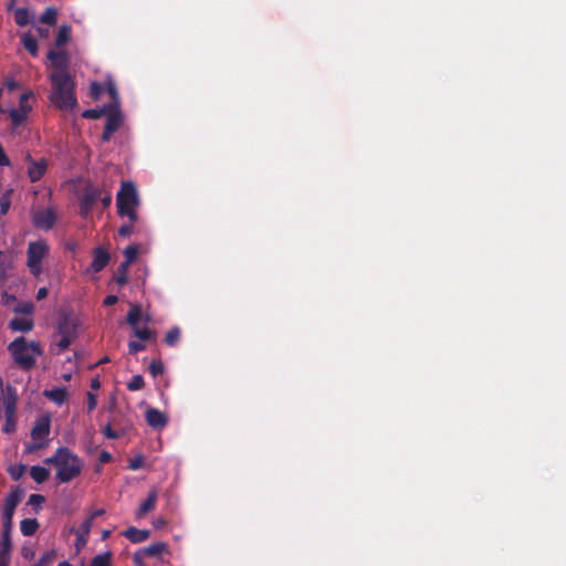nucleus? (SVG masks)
<instances>
[{"instance_id": "1", "label": "nucleus", "mask_w": 566, "mask_h": 566, "mask_svg": "<svg viewBox=\"0 0 566 566\" xmlns=\"http://www.w3.org/2000/svg\"><path fill=\"white\" fill-rule=\"evenodd\" d=\"M44 462L56 468L55 479L60 483H69L80 476L84 467L82 459L67 447H59Z\"/></svg>"}, {"instance_id": "2", "label": "nucleus", "mask_w": 566, "mask_h": 566, "mask_svg": "<svg viewBox=\"0 0 566 566\" xmlns=\"http://www.w3.org/2000/svg\"><path fill=\"white\" fill-rule=\"evenodd\" d=\"M52 83L51 102L63 111H72L77 105L74 95V82L71 75L63 70L55 71L50 74Z\"/></svg>"}, {"instance_id": "3", "label": "nucleus", "mask_w": 566, "mask_h": 566, "mask_svg": "<svg viewBox=\"0 0 566 566\" xmlns=\"http://www.w3.org/2000/svg\"><path fill=\"white\" fill-rule=\"evenodd\" d=\"M8 350L12 355L14 363L24 370H30L35 366L36 356L42 355V348L39 342L28 343L24 337H17L12 340Z\"/></svg>"}, {"instance_id": "4", "label": "nucleus", "mask_w": 566, "mask_h": 566, "mask_svg": "<svg viewBox=\"0 0 566 566\" xmlns=\"http://www.w3.org/2000/svg\"><path fill=\"white\" fill-rule=\"evenodd\" d=\"M138 205L139 198L135 184L123 181L116 198L117 213L120 217H127L132 223H135L138 219L136 210Z\"/></svg>"}, {"instance_id": "5", "label": "nucleus", "mask_w": 566, "mask_h": 566, "mask_svg": "<svg viewBox=\"0 0 566 566\" xmlns=\"http://www.w3.org/2000/svg\"><path fill=\"white\" fill-rule=\"evenodd\" d=\"M80 326L78 317L72 312H63L57 319L56 335L61 338L56 343L59 353L66 350L72 342L77 337Z\"/></svg>"}, {"instance_id": "6", "label": "nucleus", "mask_w": 566, "mask_h": 566, "mask_svg": "<svg viewBox=\"0 0 566 566\" xmlns=\"http://www.w3.org/2000/svg\"><path fill=\"white\" fill-rule=\"evenodd\" d=\"M50 247L44 239L30 241L27 249V266L30 273L39 277L43 273L42 261L49 255Z\"/></svg>"}, {"instance_id": "7", "label": "nucleus", "mask_w": 566, "mask_h": 566, "mask_svg": "<svg viewBox=\"0 0 566 566\" xmlns=\"http://www.w3.org/2000/svg\"><path fill=\"white\" fill-rule=\"evenodd\" d=\"M101 198V189L95 187H87L84 189L80 198V216L87 220L92 216L93 208L97 200Z\"/></svg>"}, {"instance_id": "8", "label": "nucleus", "mask_w": 566, "mask_h": 566, "mask_svg": "<svg viewBox=\"0 0 566 566\" xmlns=\"http://www.w3.org/2000/svg\"><path fill=\"white\" fill-rule=\"evenodd\" d=\"M56 220V211L53 208L40 209L32 213V223L40 230H51L55 226Z\"/></svg>"}, {"instance_id": "9", "label": "nucleus", "mask_w": 566, "mask_h": 566, "mask_svg": "<svg viewBox=\"0 0 566 566\" xmlns=\"http://www.w3.org/2000/svg\"><path fill=\"white\" fill-rule=\"evenodd\" d=\"M24 160L28 164V177L30 181L36 182L41 180L48 170V160L45 158L35 160L30 154L25 155Z\"/></svg>"}, {"instance_id": "10", "label": "nucleus", "mask_w": 566, "mask_h": 566, "mask_svg": "<svg viewBox=\"0 0 566 566\" xmlns=\"http://www.w3.org/2000/svg\"><path fill=\"white\" fill-rule=\"evenodd\" d=\"M105 116L107 118L102 134L103 143H107L112 138L113 134L117 132L122 125L119 108H113L112 111L109 109Z\"/></svg>"}, {"instance_id": "11", "label": "nucleus", "mask_w": 566, "mask_h": 566, "mask_svg": "<svg viewBox=\"0 0 566 566\" xmlns=\"http://www.w3.org/2000/svg\"><path fill=\"white\" fill-rule=\"evenodd\" d=\"M145 417L148 426L155 429H161L168 422L167 416L156 408H148Z\"/></svg>"}, {"instance_id": "12", "label": "nucleus", "mask_w": 566, "mask_h": 566, "mask_svg": "<svg viewBox=\"0 0 566 566\" xmlns=\"http://www.w3.org/2000/svg\"><path fill=\"white\" fill-rule=\"evenodd\" d=\"M51 420L49 416L39 418L31 430V438L33 440L43 439L50 433Z\"/></svg>"}, {"instance_id": "13", "label": "nucleus", "mask_w": 566, "mask_h": 566, "mask_svg": "<svg viewBox=\"0 0 566 566\" xmlns=\"http://www.w3.org/2000/svg\"><path fill=\"white\" fill-rule=\"evenodd\" d=\"M111 260L109 253L103 248H96L93 253V261L91 263V270L94 272L102 271Z\"/></svg>"}, {"instance_id": "14", "label": "nucleus", "mask_w": 566, "mask_h": 566, "mask_svg": "<svg viewBox=\"0 0 566 566\" xmlns=\"http://www.w3.org/2000/svg\"><path fill=\"white\" fill-rule=\"evenodd\" d=\"M12 542L11 536L1 534L0 538V566H9L11 562Z\"/></svg>"}, {"instance_id": "15", "label": "nucleus", "mask_w": 566, "mask_h": 566, "mask_svg": "<svg viewBox=\"0 0 566 566\" xmlns=\"http://www.w3.org/2000/svg\"><path fill=\"white\" fill-rule=\"evenodd\" d=\"M157 497H158L157 490L153 489L148 493V496L146 497V500L138 507V510L136 512V517L140 518V517L145 516L146 514H148L149 512L154 511L156 507Z\"/></svg>"}, {"instance_id": "16", "label": "nucleus", "mask_w": 566, "mask_h": 566, "mask_svg": "<svg viewBox=\"0 0 566 566\" xmlns=\"http://www.w3.org/2000/svg\"><path fill=\"white\" fill-rule=\"evenodd\" d=\"M123 535L129 539L132 543H143L150 536L149 530H139L135 526H130L127 530L124 531Z\"/></svg>"}, {"instance_id": "17", "label": "nucleus", "mask_w": 566, "mask_h": 566, "mask_svg": "<svg viewBox=\"0 0 566 566\" xmlns=\"http://www.w3.org/2000/svg\"><path fill=\"white\" fill-rule=\"evenodd\" d=\"M48 59L50 60L52 65L56 69V71H60V70L66 71L67 54L65 51L50 50L48 52Z\"/></svg>"}, {"instance_id": "18", "label": "nucleus", "mask_w": 566, "mask_h": 566, "mask_svg": "<svg viewBox=\"0 0 566 566\" xmlns=\"http://www.w3.org/2000/svg\"><path fill=\"white\" fill-rule=\"evenodd\" d=\"M44 397L57 406H62L69 397L66 388H52L43 392Z\"/></svg>"}, {"instance_id": "19", "label": "nucleus", "mask_w": 566, "mask_h": 566, "mask_svg": "<svg viewBox=\"0 0 566 566\" xmlns=\"http://www.w3.org/2000/svg\"><path fill=\"white\" fill-rule=\"evenodd\" d=\"M9 327L13 332L28 333L33 329L34 323L32 318L14 317L9 322Z\"/></svg>"}, {"instance_id": "20", "label": "nucleus", "mask_w": 566, "mask_h": 566, "mask_svg": "<svg viewBox=\"0 0 566 566\" xmlns=\"http://www.w3.org/2000/svg\"><path fill=\"white\" fill-rule=\"evenodd\" d=\"M142 553L149 557H159L164 553H168V545L164 542L151 543L142 548Z\"/></svg>"}, {"instance_id": "21", "label": "nucleus", "mask_w": 566, "mask_h": 566, "mask_svg": "<svg viewBox=\"0 0 566 566\" xmlns=\"http://www.w3.org/2000/svg\"><path fill=\"white\" fill-rule=\"evenodd\" d=\"M40 524L35 518H24L20 522V531L24 536H32L39 530Z\"/></svg>"}, {"instance_id": "22", "label": "nucleus", "mask_w": 566, "mask_h": 566, "mask_svg": "<svg viewBox=\"0 0 566 566\" xmlns=\"http://www.w3.org/2000/svg\"><path fill=\"white\" fill-rule=\"evenodd\" d=\"M21 42H22L23 48L32 56H38V54H39V45H38L36 39L32 34L24 33L22 39H21Z\"/></svg>"}, {"instance_id": "23", "label": "nucleus", "mask_w": 566, "mask_h": 566, "mask_svg": "<svg viewBox=\"0 0 566 566\" xmlns=\"http://www.w3.org/2000/svg\"><path fill=\"white\" fill-rule=\"evenodd\" d=\"M142 318V307L137 304L130 306V310L127 313L126 322L132 327L135 328L138 326L139 321Z\"/></svg>"}, {"instance_id": "24", "label": "nucleus", "mask_w": 566, "mask_h": 566, "mask_svg": "<svg viewBox=\"0 0 566 566\" xmlns=\"http://www.w3.org/2000/svg\"><path fill=\"white\" fill-rule=\"evenodd\" d=\"M30 475L36 483L45 482L50 476V471L41 465H33L30 469Z\"/></svg>"}, {"instance_id": "25", "label": "nucleus", "mask_w": 566, "mask_h": 566, "mask_svg": "<svg viewBox=\"0 0 566 566\" xmlns=\"http://www.w3.org/2000/svg\"><path fill=\"white\" fill-rule=\"evenodd\" d=\"M14 21L19 27H25L31 23V13L27 8H18L14 11Z\"/></svg>"}, {"instance_id": "26", "label": "nucleus", "mask_w": 566, "mask_h": 566, "mask_svg": "<svg viewBox=\"0 0 566 566\" xmlns=\"http://www.w3.org/2000/svg\"><path fill=\"white\" fill-rule=\"evenodd\" d=\"M39 21L43 24L55 25L57 22V10L53 7L46 8Z\"/></svg>"}, {"instance_id": "27", "label": "nucleus", "mask_w": 566, "mask_h": 566, "mask_svg": "<svg viewBox=\"0 0 566 566\" xmlns=\"http://www.w3.org/2000/svg\"><path fill=\"white\" fill-rule=\"evenodd\" d=\"M71 39V27L67 24H63L59 28L57 34L55 36L56 46L65 45Z\"/></svg>"}, {"instance_id": "28", "label": "nucleus", "mask_w": 566, "mask_h": 566, "mask_svg": "<svg viewBox=\"0 0 566 566\" xmlns=\"http://www.w3.org/2000/svg\"><path fill=\"white\" fill-rule=\"evenodd\" d=\"M9 116L14 127L21 126L28 117V109L11 108Z\"/></svg>"}, {"instance_id": "29", "label": "nucleus", "mask_w": 566, "mask_h": 566, "mask_svg": "<svg viewBox=\"0 0 566 566\" xmlns=\"http://www.w3.org/2000/svg\"><path fill=\"white\" fill-rule=\"evenodd\" d=\"M22 495H23V491L21 489L17 488L15 490L11 491L8 494V496L6 497V501H4V505L15 509L18 506V504L20 503Z\"/></svg>"}, {"instance_id": "30", "label": "nucleus", "mask_w": 566, "mask_h": 566, "mask_svg": "<svg viewBox=\"0 0 566 566\" xmlns=\"http://www.w3.org/2000/svg\"><path fill=\"white\" fill-rule=\"evenodd\" d=\"M108 111H109V107L105 105V106H103L101 108L85 109L83 112L82 116L84 118H88V119H98V118L105 116Z\"/></svg>"}, {"instance_id": "31", "label": "nucleus", "mask_w": 566, "mask_h": 566, "mask_svg": "<svg viewBox=\"0 0 566 566\" xmlns=\"http://www.w3.org/2000/svg\"><path fill=\"white\" fill-rule=\"evenodd\" d=\"M134 335L143 342L153 340L156 337V332L148 327L139 328L138 326L133 328Z\"/></svg>"}, {"instance_id": "32", "label": "nucleus", "mask_w": 566, "mask_h": 566, "mask_svg": "<svg viewBox=\"0 0 566 566\" xmlns=\"http://www.w3.org/2000/svg\"><path fill=\"white\" fill-rule=\"evenodd\" d=\"M128 268L129 264L122 262L117 268V273L115 276V281L119 285H125L128 282Z\"/></svg>"}, {"instance_id": "33", "label": "nucleus", "mask_w": 566, "mask_h": 566, "mask_svg": "<svg viewBox=\"0 0 566 566\" xmlns=\"http://www.w3.org/2000/svg\"><path fill=\"white\" fill-rule=\"evenodd\" d=\"M180 339V329L179 327H172L169 329L164 338V342L167 346H175Z\"/></svg>"}, {"instance_id": "34", "label": "nucleus", "mask_w": 566, "mask_h": 566, "mask_svg": "<svg viewBox=\"0 0 566 566\" xmlns=\"http://www.w3.org/2000/svg\"><path fill=\"white\" fill-rule=\"evenodd\" d=\"M107 93L109 94L112 102L107 105L111 111L113 108H119V97L117 93V88L114 83H108L107 85Z\"/></svg>"}, {"instance_id": "35", "label": "nucleus", "mask_w": 566, "mask_h": 566, "mask_svg": "<svg viewBox=\"0 0 566 566\" xmlns=\"http://www.w3.org/2000/svg\"><path fill=\"white\" fill-rule=\"evenodd\" d=\"M13 312L17 314L32 315L34 312V305L32 302H19Z\"/></svg>"}, {"instance_id": "36", "label": "nucleus", "mask_w": 566, "mask_h": 566, "mask_svg": "<svg viewBox=\"0 0 566 566\" xmlns=\"http://www.w3.org/2000/svg\"><path fill=\"white\" fill-rule=\"evenodd\" d=\"M91 566H111V553L94 556Z\"/></svg>"}, {"instance_id": "37", "label": "nucleus", "mask_w": 566, "mask_h": 566, "mask_svg": "<svg viewBox=\"0 0 566 566\" xmlns=\"http://www.w3.org/2000/svg\"><path fill=\"white\" fill-rule=\"evenodd\" d=\"M145 386V381L142 375H135L132 377L130 381L127 384V388L130 391H137L143 389Z\"/></svg>"}, {"instance_id": "38", "label": "nucleus", "mask_w": 566, "mask_h": 566, "mask_svg": "<svg viewBox=\"0 0 566 566\" xmlns=\"http://www.w3.org/2000/svg\"><path fill=\"white\" fill-rule=\"evenodd\" d=\"M124 255H125L124 263H127V264L130 265L137 259V255H138V248H137V245H128L124 250Z\"/></svg>"}, {"instance_id": "39", "label": "nucleus", "mask_w": 566, "mask_h": 566, "mask_svg": "<svg viewBox=\"0 0 566 566\" xmlns=\"http://www.w3.org/2000/svg\"><path fill=\"white\" fill-rule=\"evenodd\" d=\"M149 373L153 377H158L160 375H163L165 368H164V364L161 360L159 359H154L151 360V363L149 364Z\"/></svg>"}, {"instance_id": "40", "label": "nucleus", "mask_w": 566, "mask_h": 566, "mask_svg": "<svg viewBox=\"0 0 566 566\" xmlns=\"http://www.w3.org/2000/svg\"><path fill=\"white\" fill-rule=\"evenodd\" d=\"M25 472V465L19 464V465H12L9 468V474L12 480L18 481L22 478V475Z\"/></svg>"}, {"instance_id": "41", "label": "nucleus", "mask_w": 566, "mask_h": 566, "mask_svg": "<svg viewBox=\"0 0 566 566\" xmlns=\"http://www.w3.org/2000/svg\"><path fill=\"white\" fill-rule=\"evenodd\" d=\"M92 526H93V522L88 517H86L82 522V524L76 530H72V532L88 536V534L92 530Z\"/></svg>"}, {"instance_id": "42", "label": "nucleus", "mask_w": 566, "mask_h": 566, "mask_svg": "<svg viewBox=\"0 0 566 566\" xmlns=\"http://www.w3.org/2000/svg\"><path fill=\"white\" fill-rule=\"evenodd\" d=\"M12 190H8L6 193L2 195L0 199V212L1 214H6L10 209V193Z\"/></svg>"}, {"instance_id": "43", "label": "nucleus", "mask_w": 566, "mask_h": 566, "mask_svg": "<svg viewBox=\"0 0 566 566\" xmlns=\"http://www.w3.org/2000/svg\"><path fill=\"white\" fill-rule=\"evenodd\" d=\"M6 423L2 428V431L6 433H11L15 430V416L6 415Z\"/></svg>"}, {"instance_id": "44", "label": "nucleus", "mask_w": 566, "mask_h": 566, "mask_svg": "<svg viewBox=\"0 0 566 566\" xmlns=\"http://www.w3.org/2000/svg\"><path fill=\"white\" fill-rule=\"evenodd\" d=\"M104 91V86L97 82H93L91 85H90V94L91 96L94 98V99H97L99 98V96L102 95Z\"/></svg>"}, {"instance_id": "45", "label": "nucleus", "mask_w": 566, "mask_h": 566, "mask_svg": "<svg viewBox=\"0 0 566 566\" xmlns=\"http://www.w3.org/2000/svg\"><path fill=\"white\" fill-rule=\"evenodd\" d=\"M145 349H146V345L142 342L130 340L128 343V352L130 355H135L138 352L145 350Z\"/></svg>"}, {"instance_id": "46", "label": "nucleus", "mask_w": 566, "mask_h": 566, "mask_svg": "<svg viewBox=\"0 0 566 566\" xmlns=\"http://www.w3.org/2000/svg\"><path fill=\"white\" fill-rule=\"evenodd\" d=\"M55 552L54 551H48L45 552L40 559L38 560L42 566H46L55 558Z\"/></svg>"}, {"instance_id": "47", "label": "nucleus", "mask_w": 566, "mask_h": 566, "mask_svg": "<svg viewBox=\"0 0 566 566\" xmlns=\"http://www.w3.org/2000/svg\"><path fill=\"white\" fill-rule=\"evenodd\" d=\"M45 502V497L41 494H31L28 504L40 507Z\"/></svg>"}, {"instance_id": "48", "label": "nucleus", "mask_w": 566, "mask_h": 566, "mask_svg": "<svg viewBox=\"0 0 566 566\" xmlns=\"http://www.w3.org/2000/svg\"><path fill=\"white\" fill-rule=\"evenodd\" d=\"M144 465V457L137 455L129 461L128 469L136 471Z\"/></svg>"}, {"instance_id": "49", "label": "nucleus", "mask_w": 566, "mask_h": 566, "mask_svg": "<svg viewBox=\"0 0 566 566\" xmlns=\"http://www.w3.org/2000/svg\"><path fill=\"white\" fill-rule=\"evenodd\" d=\"M133 229H134V223H132V222L129 221V223H127V224H123V226L118 229V235H119V237H123V238L129 237V235L133 233Z\"/></svg>"}, {"instance_id": "50", "label": "nucleus", "mask_w": 566, "mask_h": 566, "mask_svg": "<svg viewBox=\"0 0 566 566\" xmlns=\"http://www.w3.org/2000/svg\"><path fill=\"white\" fill-rule=\"evenodd\" d=\"M75 535H76L75 547L77 551H81L82 548H84L86 546L88 536L82 535L78 533H75Z\"/></svg>"}, {"instance_id": "51", "label": "nucleus", "mask_w": 566, "mask_h": 566, "mask_svg": "<svg viewBox=\"0 0 566 566\" xmlns=\"http://www.w3.org/2000/svg\"><path fill=\"white\" fill-rule=\"evenodd\" d=\"M103 434L107 438V439H117L119 437V434L112 429L111 427V423H107L104 429H103Z\"/></svg>"}, {"instance_id": "52", "label": "nucleus", "mask_w": 566, "mask_h": 566, "mask_svg": "<svg viewBox=\"0 0 566 566\" xmlns=\"http://www.w3.org/2000/svg\"><path fill=\"white\" fill-rule=\"evenodd\" d=\"M97 406L96 396L92 392H87V410L88 412L93 411Z\"/></svg>"}, {"instance_id": "53", "label": "nucleus", "mask_w": 566, "mask_h": 566, "mask_svg": "<svg viewBox=\"0 0 566 566\" xmlns=\"http://www.w3.org/2000/svg\"><path fill=\"white\" fill-rule=\"evenodd\" d=\"M144 557H146V556L144 555V553H142V548L136 551L133 556L135 565L145 566V564L143 563Z\"/></svg>"}, {"instance_id": "54", "label": "nucleus", "mask_w": 566, "mask_h": 566, "mask_svg": "<svg viewBox=\"0 0 566 566\" xmlns=\"http://www.w3.org/2000/svg\"><path fill=\"white\" fill-rule=\"evenodd\" d=\"M0 166L2 167H7V166H10V159L9 157L7 156L2 145L0 144Z\"/></svg>"}, {"instance_id": "55", "label": "nucleus", "mask_w": 566, "mask_h": 566, "mask_svg": "<svg viewBox=\"0 0 566 566\" xmlns=\"http://www.w3.org/2000/svg\"><path fill=\"white\" fill-rule=\"evenodd\" d=\"M101 192L103 191L101 190ZM98 200H101L104 208H107L112 203V196L108 191H106L104 196L101 193V198Z\"/></svg>"}, {"instance_id": "56", "label": "nucleus", "mask_w": 566, "mask_h": 566, "mask_svg": "<svg viewBox=\"0 0 566 566\" xmlns=\"http://www.w3.org/2000/svg\"><path fill=\"white\" fill-rule=\"evenodd\" d=\"M98 461L102 464L108 463L112 461V454L108 451L103 450L98 455Z\"/></svg>"}, {"instance_id": "57", "label": "nucleus", "mask_w": 566, "mask_h": 566, "mask_svg": "<svg viewBox=\"0 0 566 566\" xmlns=\"http://www.w3.org/2000/svg\"><path fill=\"white\" fill-rule=\"evenodd\" d=\"M11 531H12V520H3L2 533L1 534H6L7 533V535L11 536Z\"/></svg>"}, {"instance_id": "58", "label": "nucleus", "mask_w": 566, "mask_h": 566, "mask_svg": "<svg viewBox=\"0 0 566 566\" xmlns=\"http://www.w3.org/2000/svg\"><path fill=\"white\" fill-rule=\"evenodd\" d=\"M14 510H15L14 507H10V506L4 505L3 514H2L3 520H12L13 514H14Z\"/></svg>"}, {"instance_id": "59", "label": "nucleus", "mask_w": 566, "mask_h": 566, "mask_svg": "<svg viewBox=\"0 0 566 566\" xmlns=\"http://www.w3.org/2000/svg\"><path fill=\"white\" fill-rule=\"evenodd\" d=\"M118 302V297L116 295H107L104 301H103V304L105 306H113L115 305L116 303Z\"/></svg>"}, {"instance_id": "60", "label": "nucleus", "mask_w": 566, "mask_h": 566, "mask_svg": "<svg viewBox=\"0 0 566 566\" xmlns=\"http://www.w3.org/2000/svg\"><path fill=\"white\" fill-rule=\"evenodd\" d=\"M29 95L27 93L22 94L20 97V106L18 109H28V113L31 111V107L27 105V99Z\"/></svg>"}, {"instance_id": "61", "label": "nucleus", "mask_w": 566, "mask_h": 566, "mask_svg": "<svg viewBox=\"0 0 566 566\" xmlns=\"http://www.w3.org/2000/svg\"><path fill=\"white\" fill-rule=\"evenodd\" d=\"M49 294V291L46 287H40L36 292V300L41 301L44 300Z\"/></svg>"}, {"instance_id": "62", "label": "nucleus", "mask_w": 566, "mask_h": 566, "mask_svg": "<svg viewBox=\"0 0 566 566\" xmlns=\"http://www.w3.org/2000/svg\"><path fill=\"white\" fill-rule=\"evenodd\" d=\"M105 514V510L104 509H98V510H95L94 512L91 513L90 516H87L92 522H94V520L98 516H102Z\"/></svg>"}, {"instance_id": "63", "label": "nucleus", "mask_w": 566, "mask_h": 566, "mask_svg": "<svg viewBox=\"0 0 566 566\" xmlns=\"http://www.w3.org/2000/svg\"><path fill=\"white\" fill-rule=\"evenodd\" d=\"M2 298L6 301V303H9V301L15 300V297L13 295L8 294V292L2 293Z\"/></svg>"}, {"instance_id": "64", "label": "nucleus", "mask_w": 566, "mask_h": 566, "mask_svg": "<svg viewBox=\"0 0 566 566\" xmlns=\"http://www.w3.org/2000/svg\"><path fill=\"white\" fill-rule=\"evenodd\" d=\"M22 556H23L24 558H31V557L33 556V553H32L30 549H28L27 547H24V548L22 549Z\"/></svg>"}]
</instances>
